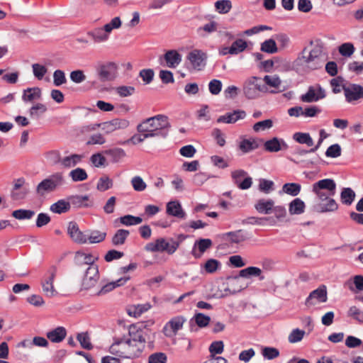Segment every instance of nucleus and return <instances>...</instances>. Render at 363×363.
<instances>
[{"mask_svg":"<svg viewBox=\"0 0 363 363\" xmlns=\"http://www.w3.org/2000/svg\"><path fill=\"white\" fill-rule=\"evenodd\" d=\"M325 61V54L320 44H315L309 50L304 48L299 53L294 63L297 66H303L311 69L321 67Z\"/></svg>","mask_w":363,"mask_h":363,"instance_id":"nucleus-1","label":"nucleus"},{"mask_svg":"<svg viewBox=\"0 0 363 363\" xmlns=\"http://www.w3.org/2000/svg\"><path fill=\"white\" fill-rule=\"evenodd\" d=\"M169 127L168 117L159 114L143 121L137 126V130L138 132H147L152 138H165L168 134Z\"/></svg>","mask_w":363,"mask_h":363,"instance_id":"nucleus-2","label":"nucleus"},{"mask_svg":"<svg viewBox=\"0 0 363 363\" xmlns=\"http://www.w3.org/2000/svg\"><path fill=\"white\" fill-rule=\"evenodd\" d=\"M129 338H127L130 359L139 357L145 348L146 332L137 325H131L128 329Z\"/></svg>","mask_w":363,"mask_h":363,"instance_id":"nucleus-3","label":"nucleus"},{"mask_svg":"<svg viewBox=\"0 0 363 363\" xmlns=\"http://www.w3.org/2000/svg\"><path fill=\"white\" fill-rule=\"evenodd\" d=\"M185 239L183 235H179L177 240L173 238L165 239L158 238L154 242L147 243L145 250L148 252H166L169 255L174 254L180 245V243Z\"/></svg>","mask_w":363,"mask_h":363,"instance_id":"nucleus-4","label":"nucleus"},{"mask_svg":"<svg viewBox=\"0 0 363 363\" xmlns=\"http://www.w3.org/2000/svg\"><path fill=\"white\" fill-rule=\"evenodd\" d=\"M65 183L64 175L62 172H55L42 180L36 186V193L39 196L55 191Z\"/></svg>","mask_w":363,"mask_h":363,"instance_id":"nucleus-5","label":"nucleus"},{"mask_svg":"<svg viewBox=\"0 0 363 363\" xmlns=\"http://www.w3.org/2000/svg\"><path fill=\"white\" fill-rule=\"evenodd\" d=\"M243 93L247 99L258 98L261 93L268 92V87L262 83L261 78L250 77L243 84Z\"/></svg>","mask_w":363,"mask_h":363,"instance_id":"nucleus-6","label":"nucleus"},{"mask_svg":"<svg viewBox=\"0 0 363 363\" xmlns=\"http://www.w3.org/2000/svg\"><path fill=\"white\" fill-rule=\"evenodd\" d=\"M312 191L316 198L334 196L336 193V184L332 179H323L312 185Z\"/></svg>","mask_w":363,"mask_h":363,"instance_id":"nucleus-7","label":"nucleus"},{"mask_svg":"<svg viewBox=\"0 0 363 363\" xmlns=\"http://www.w3.org/2000/svg\"><path fill=\"white\" fill-rule=\"evenodd\" d=\"M325 196L317 199V203L313 206L314 211L320 213L335 212L338 209V204L333 198Z\"/></svg>","mask_w":363,"mask_h":363,"instance_id":"nucleus-8","label":"nucleus"},{"mask_svg":"<svg viewBox=\"0 0 363 363\" xmlns=\"http://www.w3.org/2000/svg\"><path fill=\"white\" fill-rule=\"evenodd\" d=\"M186 318L182 315H177L171 318L164 326L162 332L167 337H174L180 330L186 322Z\"/></svg>","mask_w":363,"mask_h":363,"instance_id":"nucleus-9","label":"nucleus"},{"mask_svg":"<svg viewBox=\"0 0 363 363\" xmlns=\"http://www.w3.org/2000/svg\"><path fill=\"white\" fill-rule=\"evenodd\" d=\"M325 96V89L320 84H317L309 86L306 93L300 96V99L303 103H313L323 99Z\"/></svg>","mask_w":363,"mask_h":363,"instance_id":"nucleus-10","label":"nucleus"},{"mask_svg":"<svg viewBox=\"0 0 363 363\" xmlns=\"http://www.w3.org/2000/svg\"><path fill=\"white\" fill-rule=\"evenodd\" d=\"M117 69L118 66L115 62H108L99 64L96 72L101 81H110L115 77Z\"/></svg>","mask_w":363,"mask_h":363,"instance_id":"nucleus-11","label":"nucleus"},{"mask_svg":"<svg viewBox=\"0 0 363 363\" xmlns=\"http://www.w3.org/2000/svg\"><path fill=\"white\" fill-rule=\"evenodd\" d=\"M56 274L57 268L52 266L48 269L43 281H42L43 291L48 297H52L57 294V291L53 285Z\"/></svg>","mask_w":363,"mask_h":363,"instance_id":"nucleus-12","label":"nucleus"},{"mask_svg":"<svg viewBox=\"0 0 363 363\" xmlns=\"http://www.w3.org/2000/svg\"><path fill=\"white\" fill-rule=\"evenodd\" d=\"M247 175V172L243 169H237L231 173L233 182L242 190L250 189L252 184V179Z\"/></svg>","mask_w":363,"mask_h":363,"instance_id":"nucleus-13","label":"nucleus"},{"mask_svg":"<svg viewBox=\"0 0 363 363\" xmlns=\"http://www.w3.org/2000/svg\"><path fill=\"white\" fill-rule=\"evenodd\" d=\"M99 279V268L96 264L88 267L83 280L82 286L84 289H89L94 286Z\"/></svg>","mask_w":363,"mask_h":363,"instance_id":"nucleus-14","label":"nucleus"},{"mask_svg":"<svg viewBox=\"0 0 363 363\" xmlns=\"http://www.w3.org/2000/svg\"><path fill=\"white\" fill-rule=\"evenodd\" d=\"M99 124L101 130L108 134L118 130L126 128L129 125V121L124 118H114Z\"/></svg>","mask_w":363,"mask_h":363,"instance_id":"nucleus-15","label":"nucleus"},{"mask_svg":"<svg viewBox=\"0 0 363 363\" xmlns=\"http://www.w3.org/2000/svg\"><path fill=\"white\" fill-rule=\"evenodd\" d=\"M109 352L119 357L130 359L127 339L116 340L110 346Z\"/></svg>","mask_w":363,"mask_h":363,"instance_id":"nucleus-16","label":"nucleus"},{"mask_svg":"<svg viewBox=\"0 0 363 363\" xmlns=\"http://www.w3.org/2000/svg\"><path fill=\"white\" fill-rule=\"evenodd\" d=\"M344 94L348 103H352L363 99V86L359 84H350L344 87Z\"/></svg>","mask_w":363,"mask_h":363,"instance_id":"nucleus-17","label":"nucleus"},{"mask_svg":"<svg viewBox=\"0 0 363 363\" xmlns=\"http://www.w3.org/2000/svg\"><path fill=\"white\" fill-rule=\"evenodd\" d=\"M327 290L325 286H320L310 293L306 300L308 306H314L318 303H325L327 301Z\"/></svg>","mask_w":363,"mask_h":363,"instance_id":"nucleus-18","label":"nucleus"},{"mask_svg":"<svg viewBox=\"0 0 363 363\" xmlns=\"http://www.w3.org/2000/svg\"><path fill=\"white\" fill-rule=\"evenodd\" d=\"M67 233L74 242L84 244L87 242V235L79 230L76 222L71 221L68 224Z\"/></svg>","mask_w":363,"mask_h":363,"instance_id":"nucleus-19","label":"nucleus"},{"mask_svg":"<svg viewBox=\"0 0 363 363\" xmlns=\"http://www.w3.org/2000/svg\"><path fill=\"white\" fill-rule=\"evenodd\" d=\"M246 113L243 110H235L233 112H228L225 114L220 116L217 119L218 123H235L238 121L245 118Z\"/></svg>","mask_w":363,"mask_h":363,"instance_id":"nucleus-20","label":"nucleus"},{"mask_svg":"<svg viewBox=\"0 0 363 363\" xmlns=\"http://www.w3.org/2000/svg\"><path fill=\"white\" fill-rule=\"evenodd\" d=\"M262 140L256 138H242L239 143V150L244 154L248 153L257 149Z\"/></svg>","mask_w":363,"mask_h":363,"instance_id":"nucleus-21","label":"nucleus"},{"mask_svg":"<svg viewBox=\"0 0 363 363\" xmlns=\"http://www.w3.org/2000/svg\"><path fill=\"white\" fill-rule=\"evenodd\" d=\"M212 245L213 242L210 239L201 238L197 240L194 243L191 254L195 258H200L206 250L211 247Z\"/></svg>","mask_w":363,"mask_h":363,"instance_id":"nucleus-22","label":"nucleus"},{"mask_svg":"<svg viewBox=\"0 0 363 363\" xmlns=\"http://www.w3.org/2000/svg\"><path fill=\"white\" fill-rule=\"evenodd\" d=\"M222 239L231 244H238L248 239V235L244 230H239L223 234Z\"/></svg>","mask_w":363,"mask_h":363,"instance_id":"nucleus-23","label":"nucleus"},{"mask_svg":"<svg viewBox=\"0 0 363 363\" xmlns=\"http://www.w3.org/2000/svg\"><path fill=\"white\" fill-rule=\"evenodd\" d=\"M97 257L93 256L91 253H86L82 251H77L74 255V263L79 267L84 265H95L94 262L97 260Z\"/></svg>","mask_w":363,"mask_h":363,"instance_id":"nucleus-24","label":"nucleus"},{"mask_svg":"<svg viewBox=\"0 0 363 363\" xmlns=\"http://www.w3.org/2000/svg\"><path fill=\"white\" fill-rule=\"evenodd\" d=\"M187 59L194 68L200 69L204 65L206 55L201 50H194L189 53Z\"/></svg>","mask_w":363,"mask_h":363,"instance_id":"nucleus-25","label":"nucleus"},{"mask_svg":"<svg viewBox=\"0 0 363 363\" xmlns=\"http://www.w3.org/2000/svg\"><path fill=\"white\" fill-rule=\"evenodd\" d=\"M87 35L91 38L95 43H101L109 39V35L104 26L97 27L87 32Z\"/></svg>","mask_w":363,"mask_h":363,"instance_id":"nucleus-26","label":"nucleus"},{"mask_svg":"<svg viewBox=\"0 0 363 363\" xmlns=\"http://www.w3.org/2000/svg\"><path fill=\"white\" fill-rule=\"evenodd\" d=\"M262 81L266 86L274 89L270 91L272 94L281 92L284 90V89H281L282 81L278 75H265Z\"/></svg>","mask_w":363,"mask_h":363,"instance_id":"nucleus-27","label":"nucleus"},{"mask_svg":"<svg viewBox=\"0 0 363 363\" xmlns=\"http://www.w3.org/2000/svg\"><path fill=\"white\" fill-rule=\"evenodd\" d=\"M66 335L67 330L62 326H58L46 333L47 338L54 343L61 342L66 337Z\"/></svg>","mask_w":363,"mask_h":363,"instance_id":"nucleus-28","label":"nucleus"},{"mask_svg":"<svg viewBox=\"0 0 363 363\" xmlns=\"http://www.w3.org/2000/svg\"><path fill=\"white\" fill-rule=\"evenodd\" d=\"M274 201L272 199H260L255 204L256 211L262 214H270L274 208Z\"/></svg>","mask_w":363,"mask_h":363,"instance_id":"nucleus-29","label":"nucleus"},{"mask_svg":"<svg viewBox=\"0 0 363 363\" xmlns=\"http://www.w3.org/2000/svg\"><path fill=\"white\" fill-rule=\"evenodd\" d=\"M70 205H73L76 208H87L91 206L93 201L90 200L88 195H74L68 198Z\"/></svg>","mask_w":363,"mask_h":363,"instance_id":"nucleus-30","label":"nucleus"},{"mask_svg":"<svg viewBox=\"0 0 363 363\" xmlns=\"http://www.w3.org/2000/svg\"><path fill=\"white\" fill-rule=\"evenodd\" d=\"M84 156L79 154H71L62 157L60 167L64 169H70L79 164Z\"/></svg>","mask_w":363,"mask_h":363,"instance_id":"nucleus-31","label":"nucleus"},{"mask_svg":"<svg viewBox=\"0 0 363 363\" xmlns=\"http://www.w3.org/2000/svg\"><path fill=\"white\" fill-rule=\"evenodd\" d=\"M167 213L179 218H184L186 216V213L182 209L180 203L177 201H172L167 203Z\"/></svg>","mask_w":363,"mask_h":363,"instance_id":"nucleus-32","label":"nucleus"},{"mask_svg":"<svg viewBox=\"0 0 363 363\" xmlns=\"http://www.w3.org/2000/svg\"><path fill=\"white\" fill-rule=\"evenodd\" d=\"M164 58L169 68L177 67L182 62V55L175 50H168L164 54Z\"/></svg>","mask_w":363,"mask_h":363,"instance_id":"nucleus-33","label":"nucleus"},{"mask_svg":"<svg viewBox=\"0 0 363 363\" xmlns=\"http://www.w3.org/2000/svg\"><path fill=\"white\" fill-rule=\"evenodd\" d=\"M242 282V280L240 275L238 277L229 278L227 282V288L225 290L228 291L230 294L239 292L245 288V286Z\"/></svg>","mask_w":363,"mask_h":363,"instance_id":"nucleus-34","label":"nucleus"},{"mask_svg":"<svg viewBox=\"0 0 363 363\" xmlns=\"http://www.w3.org/2000/svg\"><path fill=\"white\" fill-rule=\"evenodd\" d=\"M42 91L39 87L28 88L23 91L22 99L24 102H33L41 98Z\"/></svg>","mask_w":363,"mask_h":363,"instance_id":"nucleus-35","label":"nucleus"},{"mask_svg":"<svg viewBox=\"0 0 363 363\" xmlns=\"http://www.w3.org/2000/svg\"><path fill=\"white\" fill-rule=\"evenodd\" d=\"M129 279V277H124L118 279L115 281L109 282L104 286L96 293L97 296L104 295L111 291H113L116 287L123 286L126 283V281Z\"/></svg>","mask_w":363,"mask_h":363,"instance_id":"nucleus-36","label":"nucleus"},{"mask_svg":"<svg viewBox=\"0 0 363 363\" xmlns=\"http://www.w3.org/2000/svg\"><path fill=\"white\" fill-rule=\"evenodd\" d=\"M151 305L149 303L143 304L132 305L127 308V313L130 316L135 318L140 317L143 313L150 309Z\"/></svg>","mask_w":363,"mask_h":363,"instance_id":"nucleus-37","label":"nucleus"},{"mask_svg":"<svg viewBox=\"0 0 363 363\" xmlns=\"http://www.w3.org/2000/svg\"><path fill=\"white\" fill-rule=\"evenodd\" d=\"M282 145L286 147L284 141L277 138H273L271 140H267L264 144L265 150L269 152H279L281 150Z\"/></svg>","mask_w":363,"mask_h":363,"instance_id":"nucleus-38","label":"nucleus"},{"mask_svg":"<svg viewBox=\"0 0 363 363\" xmlns=\"http://www.w3.org/2000/svg\"><path fill=\"white\" fill-rule=\"evenodd\" d=\"M305 203L299 198H296L289 204V211L291 215H300L305 211Z\"/></svg>","mask_w":363,"mask_h":363,"instance_id":"nucleus-39","label":"nucleus"},{"mask_svg":"<svg viewBox=\"0 0 363 363\" xmlns=\"http://www.w3.org/2000/svg\"><path fill=\"white\" fill-rule=\"evenodd\" d=\"M50 211L55 213L61 214L66 213L70 209V203L68 201L60 199L52 204L50 208Z\"/></svg>","mask_w":363,"mask_h":363,"instance_id":"nucleus-40","label":"nucleus"},{"mask_svg":"<svg viewBox=\"0 0 363 363\" xmlns=\"http://www.w3.org/2000/svg\"><path fill=\"white\" fill-rule=\"evenodd\" d=\"M129 235L130 232L128 230H118L112 238V244L115 246L123 245Z\"/></svg>","mask_w":363,"mask_h":363,"instance_id":"nucleus-41","label":"nucleus"},{"mask_svg":"<svg viewBox=\"0 0 363 363\" xmlns=\"http://www.w3.org/2000/svg\"><path fill=\"white\" fill-rule=\"evenodd\" d=\"M293 139L300 144H305L308 147L313 145V140L308 133L297 132L293 135Z\"/></svg>","mask_w":363,"mask_h":363,"instance_id":"nucleus-42","label":"nucleus"},{"mask_svg":"<svg viewBox=\"0 0 363 363\" xmlns=\"http://www.w3.org/2000/svg\"><path fill=\"white\" fill-rule=\"evenodd\" d=\"M355 196V192L351 188H344L340 193L341 202L350 206L354 201Z\"/></svg>","mask_w":363,"mask_h":363,"instance_id":"nucleus-43","label":"nucleus"},{"mask_svg":"<svg viewBox=\"0 0 363 363\" xmlns=\"http://www.w3.org/2000/svg\"><path fill=\"white\" fill-rule=\"evenodd\" d=\"M69 177L72 182H79L85 181L88 178V174L85 169L77 167L69 172Z\"/></svg>","mask_w":363,"mask_h":363,"instance_id":"nucleus-44","label":"nucleus"},{"mask_svg":"<svg viewBox=\"0 0 363 363\" xmlns=\"http://www.w3.org/2000/svg\"><path fill=\"white\" fill-rule=\"evenodd\" d=\"M104 153L111 157V162L113 163L120 162L123 157H125V152L121 148H113L108 150H106Z\"/></svg>","mask_w":363,"mask_h":363,"instance_id":"nucleus-45","label":"nucleus"},{"mask_svg":"<svg viewBox=\"0 0 363 363\" xmlns=\"http://www.w3.org/2000/svg\"><path fill=\"white\" fill-rule=\"evenodd\" d=\"M301 189V186L298 183H286L282 186V191L292 196L298 195Z\"/></svg>","mask_w":363,"mask_h":363,"instance_id":"nucleus-46","label":"nucleus"},{"mask_svg":"<svg viewBox=\"0 0 363 363\" xmlns=\"http://www.w3.org/2000/svg\"><path fill=\"white\" fill-rule=\"evenodd\" d=\"M217 28L218 23L215 21H211L198 28L196 32L200 36L204 37L207 34L216 31Z\"/></svg>","mask_w":363,"mask_h":363,"instance_id":"nucleus-47","label":"nucleus"},{"mask_svg":"<svg viewBox=\"0 0 363 363\" xmlns=\"http://www.w3.org/2000/svg\"><path fill=\"white\" fill-rule=\"evenodd\" d=\"M230 47L232 55H236L243 52L247 48V43L243 39L239 38L235 40Z\"/></svg>","mask_w":363,"mask_h":363,"instance_id":"nucleus-48","label":"nucleus"},{"mask_svg":"<svg viewBox=\"0 0 363 363\" xmlns=\"http://www.w3.org/2000/svg\"><path fill=\"white\" fill-rule=\"evenodd\" d=\"M339 53L345 57H350L355 51V48L352 43H345L338 47Z\"/></svg>","mask_w":363,"mask_h":363,"instance_id":"nucleus-49","label":"nucleus"},{"mask_svg":"<svg viewBox=\"0 0 363 363\" xmlns=\"http://www.w3.org/2000/svg\"><path fill=\"white\" fill-rule=\"evenodd\" d=\"M260 50L267 53L274 54L278 51V48L274 40L268 39L261 44Z\"/></svg>","mask_w":363,"mask_h":363,"instance_id":"nucleus-50","label":"nucleus"},{"mask_svg":"<svg viewBox=\"0 0 363 363\" xmlns=\"http://www.w3.org/2000/svg\"><path fill=\"white\" fill-rule=\"evenodd\" d=\"M113 186V181L108 176H102L99 179L96 189L100 191H105Z\"/></svg>","mask_w":363,"mask_h":363,"instance_id":"nucleus-51","label":"nucleus"},{"mask_svg":"<svg viewBox=\"0 0 363 363\" xmlns=\"http://www.w3.org/2000/svg\"><path fill=\"white\" fill-rule=\"evenodd\" d=\"M46 160L52 165H60L61 164V154L58 150H51L45 153Z\"/></svg>","mask_w":363,"mask_h":363,"instance_id":"nucleus-52","label":"nucleus"},{"mask_svg":"<svg viewBox=\"0 0 363 363\" xmlns=\"http://www.w3.org/2000/svg\"><path fill=\"white\" fill-rule=\"evenodd\" d=\"M215 8L220 13H227L232 9V3L230 0H219L215 3Z\"/></svg>","mask_w":363,"mask_h":363,"instance_id":"nucleus-53","label":"nucleus"},{"mask_svg":"<svg viewBox=\"0 0 363 363\" xmlns=\"http://www.w3.org/2000/svg\"><path fill=\"white\" fill-rule=\"evenodd\" d=\"M120 222L124 225L130 226L141 223L143 222V219L138 216L126 215L120 218Z\"/></svg>","mask_w":363,"mask_h":363,"instance_id":"nucleus-54","label":"nucleus"},{"mask_svg":"<svg viewBox=\"0 0 363 363\" xmlns=\"http://www.w3.org/2000/svg\"><path fill=\"white\" fill-rule=\"evenodd\" d=\"M261 353L264 358L269 360L274 359L279 356V350L272 347H262Z\"/></svg>","mask_w":363,"mask_h":363,"instance_id":"nucleus-55","label":"nucleus"},{"mask_svg":"<svg viewBox=\"0 0 363 363\" xmlns=\"http://www.w3.org/2000/svg\"><path fill=\"white\" fill-rule=\"evenodd\" d=\"M106 233L98 230L92 231L89 235H87V242L89 243H99L105 240Z\"/></svg>","mask_w":363,"mask_h":363,"instance_id":"nucleus-56","label":"nucleus"},{"mask_svg":"<svg viewBox=\"0 0 363 363\" xmlns=\"http://www.w3.org/2000/svg\"><path fill=\"white\" fill-rule=\"evenodd\" d=\"M35 214L34 211L26 209H18L12 213V216L18 220L30 219Z\"/></svg>","mask_w":363,"mask_h":363,"instance_id":"nucleus-57","label":"nucleus"},{"mask_svg":"<svg viewBox=\"0 0 363 363\" xmlns=\"http://www.w3.org/2000/svg\"><path fill=\"white\" fill-rule=\"evenodd\" d=\"M306 334V332L298 328L294 329L288 337L290 343H296L301 341Z\"/></svg>","mask_w":363,"mask_h":363,"instance_id":"nucleus-58","label":"nucleus"},{"mask_svg":"<svg viewBox=\"0 0 363 363\" xmlns=\"http://www.w3.org/2000/svg\"><path fill=\"white\" fill-rule=\"evenodd\" d=\"M32 69L33 75L38 80L43 79L45 74L48 72V69L43 65L35 63L32 65Z\"/></svg>","mask_w":363,"mask_h":363,"instance_id":"nucleus-59","label":"nucleus"},{"mask_svg":"<svg viewBox=\"0 0 363 363\" xmlns=\"http://www.w3.org/2000/svg\"><path fill=\"white\" fill-rule=\"evenodd\" d=\"M122 21L120 17L116 16L113 18L111 21L108 23H106L104 27L107 32L108 35L110 36L111 33L114 29H118L121 27Z\"/></svg>","mask_w":363,"mask_h":363,"instance_id":"nucleus-60","label":"nucleus"},{"mask_svg":"<svg viewBox=\"0 0 363 363\" xmlns=\"http://www.w3.org/2000/svg\"><path fill=\"white\" fill-rule=\"evenodd\" d=\"M77 339L83 348L86 350H91L93 348L88 333H78Z\"/></svg>","mask_w":363,"mask_h":363,"instance_id":"nucleus-61","label":"nucleus"},{"mask_svg":"<svg viewBox=\"0 0 363 363\" xmlns=\"http://www.w3.org/2000/svg\"><path fill=\"white\" fill-rule=\"evenodd\" d=\"M273 125V122L271 119H267L262 121H259L254 124L253 130L256 133L260 131H264L270 129Z\"/></svg>","mask_w":363,"mask_h":363,"instance_id":"nucleus-62","label":"nucleus"},{"mask_svg":"<svg viewBox=\"0 0 363 363\" xmlns=\"http://www.w3.org/2000/svg\"><path fill=\"white\" fill-rule=\"evenodd\" d=\"M220 267V262L215 259H208L203 265V268L207 273H214Z\"/></svg>","mask_w":363,"mask_h":363,"instance_id":"nucleus-63","label":"nucleus"},{"mask_svg":"<svg viewBox=\"0 0 363 363\" xmlns=\"http://www.w3.org/2000/svg\"><path fill=\"white\" fill-rule=\"evenodd\" d=\"M167 355L163 352H155L149 356L148 363H166Z\"/></svg>","mask_w":363,"mask_h":363,"instance_id":"nucleus-64","label":"nucleus"}]
</instances>
